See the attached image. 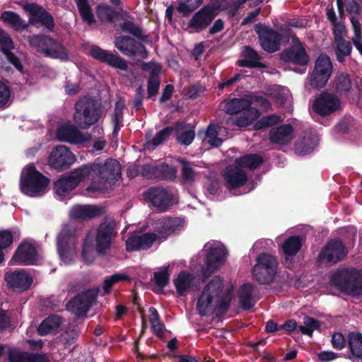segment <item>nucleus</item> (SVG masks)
<instances>
[{
	"mask_svg": "<svg viewBox=\"0 0 362 362\" xmlns=\"http://www.w3.org/2000/svg\"><path fill=\"white\" fill-rule=\"evenodd\" d=\"M254 287L251 284H244L239 290L240 303L244 309H250L255 303L252 294Z\"/></svg>",
	"mask_w": 362,
	"mask_h": 362,
	"instance_id": "58836bf2",
	"label": "nucleus"
},
{
	"mask_svg": "<svg viewBox=\"0 0 362 362\" xmlns=\"http://www.w3.org/2000/svg\"><path fill=\"white\" fill-rule=\"evenodd\" d=\"M93 180L87 187L88 191L105 192L112 187L121 175L119 162L108 159L103 164H92Z\"/></svg>",
	"mask_w": 362,
	"mask_h": 362,
	"instance_id": "20e7f679",
	"label": "nucleus"
},
{
	"mask_svg": "<svg viewBox=\"0 0 362 362\" xmlns=\"http://www.w3.org/2000/svg\"><path fill=\"white\" fill-rule=\"evenodd\" d=\"M11 90L8 86L0 81V107L8 106L11 103Z\"/></svg>",
	"mask_w": 362,
	"mask_h": 362,
	"instance_id": "052dcab7",
	"label": "nucleus"
},
{
	"mask_svg": "<svg viewBox=\"0 0 362 362\" xmlns=\"http://www.w3.org/2000/svg\"><path fill=\"white\" fill-rule=\"evenodd\" d=\"M103 209L95 205H77L70 211L71 218L86 220L96 218L103 214Z\"/></svg>",
	"mask_w": 362,
	"mask_h": 362,
	"instance_id": "7c9ffc66",
	"label": "nucleus"
},
{
	"mask_svg": "<svg viewBox=\"0 0 362 362\" xmlns=\"http://www.w3.org/2000/svg\"><path fill=\"white\" fill-rule=\"evenodd\" d=\"M100 115L97 103L93 99L86 97L76 103L73 119L76 125L85 129L96 123Z\"/></svg>",
	"mask_w": 362,
	"mask_h": 362,
	"instance_id": "1a4fd4ad",
	"label": "nucleus"
},
{
	"mask_svg": "<svg viewBox=\"0 0 362 362\" xmlns=\"http://www.w3.org/2000/svg\"><path fill=\"white\" fill-rule=\"evenodd\" d=\"M243 59L237 62V64L243 67H264L259 62L260 57L257 52L250 47H245L243 52Z\"/></svg>",
	"mask_w": 362,
	"mask_h": 362,
	"instance_id": "f704fd0d",
	"label": "nucleus"
},
{
	"mask_svg": "<svg viewBox=\"0 0 362 362\" xmlns=\"http://www.w3.org/2000/svg\"><path fill=\"white\" fill-rule=\"evenodd\" d=\"M335 87L338 92H346L351 88V81L345 74H339L335 81Z\"/></svg>",
	"mask_w": 362,
	"mask_h": 362,
	"instance_id": "bf43d9fd",
	"label": "nucleus"
},
{
	"mask_svg": "<svg viewBox=\"0 0 362 362\" xmlns=\"http://www.w3.org/2000/svg\"><path fill=\"white\" fill-rule=\"evenodd\" d=\"M351 21L354 32V35L352 37V41L356 48L362 55V35L361 24L359 21L354 17L351 18Z\"/></svg>",
	"mask_w": 362,
	"mask_h": 362,
	"instance_id": "864d4df0",
	"label": "nucleus"
},
{
	"mask_svg": "<svg viewBox=\"0 0 362 362\" xmlns=\"http://www.w3.org/2000/svg\"><path fill=\"white\" fill-rule=\"evenodd\" d=\"M262 163L257 155H247L235 160L233 165L226 168L224 178L229 189H235L245 185L247 175L243 168L254 170Z\"/></svg>",
	"mask_w": 362,
	"mask_h": 362,
	"instance_id": "423d86ee",
	"label": "nucleus"
},
{
	"mask_svg": "<svg viewBox=\"0 0 362 362\" xmlns=\"http://www.w3.org/2000/svg\"><path fill=\"white\" fill-rule=\"evenodd\" d=\"M255 31L258 34L259 41L263 49L274 52L279 49L280 36L273 30L263 25H256Z\"/></svg>",
	"mask_w": 362,
	"mask_h": 362,
	"instance_id": "5701e85b",
	"label": "nucleus"
},
{
	"mask_svg": "<svg viewBox=\"0 0 362 362\" xmlns=\"http://www.w3.org/2000/svg\"><path fill=\"white\" fill-rule=\"evenodd\" d=\"M76 4L83 19L88 23H92L94 21V16L87 0H76Z\"/></svg>",
	"mask_w": 362,
	"mask_h": 362,
	"instance_id": "6e6d98bb",
	"label": "nucleus"
},
{
	"mask_svg": "<svg viewBox=\"0 0 362 362\" xmlns=\"http://www.w3.org/2000/svg\"><path fill=\"white\" fill-rule=\"evenodd\" d=\"M279 119L280 118L276 115H271L263 117L255 124V128L256 129L265 128L267 127L276 124Z\"/></svg>",
	"mask_w": 362,
	"mask_h": 362,
	"instance_id": "0e129e2a",
	"label": "nucleus"
},
{
	"mask_svg": "<svg viewBox=\"0 0 362 362\" xmlns=\"http://www.w3.org/2000/svg\"><path fill=\"white\" fill-rule=\"evenodd\" d=\"M317 145V137L315 134H310L296 145V152L298 155H306L311 153Z\"/></svg>",
	"mask_w": 362,
	"mask_h": 362,
	"instance_id": "4c0bfd02",
	"label": "nucleus"
},
{
	"mask_svg": "<svg viewBox=\"0 0 362 362\" xmlns=\"http://www.w3.org/2000/svg\"><path fill=\"white\" fill-rule=\"evenodd\" d=\"M246 0H240L228 4V0H211V4L196 12L189 21V28L199 31L205 29L221 11L228 10V14L234 16L240 4Z\"/></svg>",
	"mask_w": 362,
	"mask_h": 362,
	"instance_id": "7ed1b4c3",
	"label": "nucleus"
},
{
	"mask_svg": "<svg viewBox=\"0 0 362 362\" xmlns=\"http://www.w3.org/2000/svg\"><path fill=\"white\" fill-rule=\"evenodd\" d=\"M159 242L156 233H147L145 234H133L126 240V249L127 251H136L146 250L151 247L153 243Z\"/></svg>",
	"mask_w": 362,
	"mask_h": 362,
	"instance_id": "393cba45",
	"label": "nucleus"
},
{
	"mask_svg": "<svg viewBox=\"0 0 362 362\" xmlns=\"http://www.w3.org/2000/svg\"><path fill=\"white\" fill-rule=\"evenodd\" d=\"M278 262L275 256L262 253L256 259V264L252 269L253 278L259 284L271 283L277 270Z\"/></svg>",
	"mask_w": 362,
	"mask_h": 362,
	"instance_id": "9b49d317",
	"label": "nucleus"
},
{
	"mask_svg": "<svg viewBox=\"0 0 362 362\" xmlns=\"http://www.w3.org/2000/svg\"><path fill=\"white\" fill-rule=\"evenodd\" d=\"M184 226L185 221L181 218L164 217L155 222L154 230L159 242H162L180 231Z\"/></svg>",
	"mask_w": 362,
	"mask_h": 362,
	"instance_id": "dca6fc26",
	"label": "nucleus"
},
{
	"mask_svg": "<svg viewBox=\"0 0 362 362\" xmlns=\"http://www.w3.org/2000/svg\"><path fill=\"white\" fill-rule=\"evenodd\" d=\"M233 288H225L222 279L214 276L202 288L197 298L196 308L199 315L208 316L226 309L232 298Z\"/></svg>",
	"mask_w": 362,
	"mask_h": 362,
	"instance_id": "f257e3e1",
	"label": "nucleus"
},
{
	"mask_svg": "<svg viewBox=\"0 0 362 362\" xmlns=\"http://www.w3.org/2000/svg\"><path fill=\"white\" fill-rule=\"evenodd\" d=\"M62 325V319L59 316H50L45 319L38 327L40 335L54 334Z\"/></svg>",
	"mask_w": 362,
	"mask_h": 362,
	"instance_id": "e433bc0d",
	"label": "nucleus"
},
{
	"mask_svg": "<svg viewBox=\"0 0 362 362\" xmlns=\"http://www.w3.org/2000/svg\"><path fill=\"white\" fill-rule=\"evenodd\" d=\"M90 55L102 62L108 64L110 66L121 70L127 69V62L112 52L105 51L97 46H93L90 49Z\"/></svg>",
	"mask_w": 362,
	"mask_h": 362,
	"instance_id": "cd10ccee",
	"label": "nucleus"
},
{
	"mask_svg": "<svg viewBox=\"0 0 362 362\" xmlns=\"http://www.w3.org/2000/svg\"><path fill=\"white\" fill-rule=\"evenodd\" d=\"M332 284L341 290L353 296L362 294V270L341 269L332 273Z\"/></svg>",
	"mask_w": 362,
	"mask_h": 362,
	"instance_id": "6e6552de",
	"label": "nucleus"
},
{
	"mask_svg": "<svg viewBox=\"0 0 362 362\" xmlns=\"http://www.w3.org/2000/svg\"><path fill=\"white\" fill-rule=\"evenodd\" d=\"M30 45L46 56L61 59L68 58L67 51L60 43L47 36L35 35L30 37Z\"/></svg>",
	"mask_w": 362,
	"mask_h": 362,
	"instance_id": "ddd939ff",
	"label": "nucleus"
},
{
	"mask_svg": "<svg viewBox=\"0 0 362 362\" xmlns=\"http://www.w3.org/2000/svg\"><path fill=\"white\" fill-rule=\"evenodd\" d=\"M270 139L273 143L284 145L293 138V129L289 124H284L270 131Z\"/></svg>",
	"mask_w": 362,
	"mask_h": 362,
	"instance_id": "72a5a7b5",
	"label": "nucleus"
},
{
	"mask_svg": "<svg viewBox=\"0 0 362 362\" xmlns=\"http://www.w3.org/2000/svg\"><path fill=\"white\" fill-rule=\"evenodd\" d=\"M56 137L59 141L71 144H83L90 139L88 134L81 132L70 122L63 123L58 127Z\"/></svg>",
	"mask_w": 362,
	"mask_h": 362,
	"instance_id": "f3484780",
	"label": "nucleus"
},
{
	"mask_svg": "<svg viewBox=\"0 0 362 362\" xmlns=\"http://www.w3.org/2000/svg\"><path fill=\"white\" fill-rule=\"evenodd\" d=\"M5 279L8 285L18 291L28 289L33 282L32 276L25 270H16L7 273Z\"/></svg>",
	"mask_w": 362,
	"mask_h": 362,
	"instance_id": "a878e982",
	"label": "nucleus"
},
{
	"mask_svg": "<svg viewBox=\"0 0 362 362\" xmlns=\"http://www.w3.org/2000/svg\"><path fill=\"white\" fill-rule=\"evenodd\" d=\"M301 247V240L298 236L288 238L282 245V250L286 260L296 255Z\"/></svg>",
	"mask_w": 362,
	"mask_h": 362,
	"instance_id": "79ce46f5",
	"label": "nucleus"
},
{
	"mask_svg": "<svg viewBox=\"0 0 362 362\" xmlns=\"http://www.w3.org/2000/svg\"><path fill=\"white\" fill-rule=\"evenodd\" d=\"M49 180L37 171L33 164L26 165L21 174V191L29 197L42 195L47 190Z\"/></svg>",
	"mask_w": 362,
	"mask_h": 362,
	"instance_id": "0eeeda50",
	"label": "nucleus"
},
{
	"mask_svg": "<svg viewBox=\"0 0 362 362\" xmlns=\"http://www.w3.org/2000/svg\"><path fill=\"white\" fill-rule=\"evenodd\" d=\"M337 42V57L339 61L342 62L344 57L349 55L351 52V47L349 42L344 39L336 41Z\"/></svg>",
	"mask_w": 362,
	"mask_h": 362,
	"instance_id": "4d7b16f0",
	"label": "nucleus"
},
{
	"mask_svg": "<svg viewBox=\"0 0 362 362\" xmlns=\"http://www.w3.org/2000/svg\"><path fill=\"white\" fill-rule=\"evenodd\" d=\"M201 253L204 264H201V262L199 261V267L195 266L194 269L203 278H206L218 270L224 264L228 255L225 246L216 240H210L205 243Z\"/></svg>",
	"mask_w": 362,
	"mask_h": 362,
	"instance_id": "39448f33",
	"label": "nucleus"
},
{
	"mask_svg": "<svg viewBox=\"0 0 362 362\" xmlns=\"http://www.w3.org/2000/svg\"><path fill=\"white\" fill-rule=\"evenodd\" d=\"M13 243V235L10 231L0 230V249L6 248Z\"/></svg>",
	"mask_w": 362,
	"mask_h": 362,
	"instance_id": "69168bd1",
	"label": "nucleus"
},
{
	"mask_svg": "<svg viewBox=\"0 0 362 362\" xmlns=\"http://www.w3.org/2000/svg\"><path fill=\"white\" fill-rule=\"evenodd\" d=\"M114 222L105 220L97 229L90 231L84 240L82 256L87 263H91L96 254L103 255L110 247L114 232Z\"/></svg>",
	"mask_w": 362,
	"mask_h": 362,
	"instance_id": "f03ea898",
	"label": "nucleus"
},
{
	"mask_svg": "<svg viewBox=\"0 0 362 362\" xmlns=\"http://www.w3.org/2000/svg\"><path fill=\"white\" fill-rule=\"evenodd\" d=\"M98 289H91L82 292L70 300L67 308L76 315L86 313L96 299Z\"/></svg>",
	"mask_w": 362,
	"mask_h": 362,
	"instance_id": "a211bd4d",
	"label": "nucleus"
},
{
	"mask_svg": "<svg viewBox=\"0 0 362 362\" xmlns=\"http://www.w3.org/2000/svg\"><path fill=\"white\" fill-rule=\"evenodd\" d=\"M177 264L175 262L168 264L160 267L157 272L154 273V280L156 284L160 287L165 286L169 282L170 272L174 269Z\"/></svg>",
	"mask_w": 362,
	"mask_h": 362,
	"instance_id": "a19ab883",
	"label": "nucleus"
},
{
	"mask_svg": "<svg viewBox=\"0 0 362 362\" xmlns=\"http://www.w3.org/2000/svg\"><path fill=\"white\" fill-rule=\"evenodd\" d=\"M173 283L178 294L184 296L198 287L199 279L194 275L182 271L174 279Z\"/></svg>",
	"mask_w": 362,
	"mask_h": 362,
	"instance_id": "c85d7f7f",
	"label": "nucleus"
},
{
	"mask_svg": "<svg viewBox=\"0 0 362 362\" xmlns=\"http://www.w3.org/2000/svg\"><path fill=\"white\" fill-rule=\"evenodd\" d=\"M28 13L29 23L36 26H44L48 30L54 27V21L51 15L35 4H26L23 7Z\"/></svg>",
	"mask_w": 362,
	"mask_h": 362,
	"instance_id": "412c9836",
	"label": "nucleus"
},
{
	"mask_svg": "<svg viewBox=\"0 0 362 362\" xmlns=\"http://www.w3.org/2000/svg\"><path fill=\"white\" fill-rule=\"evenodd\" d=\"M148 320L152 332L157 335H160L163 329V326L159 320L158 312L154 308L151 307L148 309Z\"/></svg>",
	"mask_w": 362,
	"mask_h": 362,
	"instance_id": "3c124183",
	"label": "nucleus"
},
{
	"mask_svg": "<svg viewBox=\"0 0 362 362\" xmlns=\"http://www.w3.org/2000/svg\"><path fill=\"white\" fill-rule=\"evenodd\" d=\"M14 47L13 42L10 36L0 28V49L6 55L7 59L16 67L19 71H22L23 66L19 59L11 52Z\"/></svg>",
	"mask_w": 362,
	"mask_h": 362,
	"instance_id": "2f4dec72",
	"label": "nucleus"
},
{
	"mask_svg": "<svg viewBox=\"0 0 362 362\" xmlns=\"http://www.w3.org/2000/svg\"><path fill=\"white\" fill-rule=\"evenodd\" d=\"M1 19L17 30H24L27 24L17 13L12 11H4L1 15Z\"/></svg>",
	"mask_w": 362,
	"mask_h": 362,
	"instance_id": "c03bdc74",
	"label": "nucleus"
},
{
	"mask_svg": "<svg viewBox=\"0 0 362 362\" xmlns=\"http://www.w3.org/2000/svg\"><path fill=\"white\" fill-rule=\"evenodd\" d=\"M74 188L68 175L57 180L54 186L55 193L62 198L66 197Z\"/></svg>",
	"mask_w": 362,
	"mask_h": 362,
	"instance_id": "a18cd8bd",
	"label": "nucleus"
},
{
	"mask_svg": "<svg viewBox=\"0 0 362 362\" xmlns=\"http://www.w3.org/2000/svg\"><path fill=\"white\" fill-rule=\"evenodd\" d=\"M145 196L159 211H166L172 204L171 195L164 189H150L146 192Z\"/></svg>",
	"mask_w": 362,
	"mask_h": 362,
	"instance_id": "bb28decb",
	"label": "nucleus"
},
{
	"mask_svg": "<svg viewBox=\"0 0 362 362\" xmlns=\"http://www.w3.org/2000/svg\"><path fill=\"white\" fill-rule=\"evenodd\" d=\"M115 47L124 55L139 56L146 58L147 56L144 46L134 39L129 37H117L115 40Z\"/></svg>",
	"mask_w": 362,
	"mask_h": 362,
	"instance_id": "b1692460",
	"label": "nucleus"
},
{
	"mask_svg": "<svg viewBox=\"0 0 362 362\" xmlns=\"http://www.w3.org/2000/svg\"><path fill=\"white\" fill-rule=\"evenodd\" d=\"M293 45L288 51L281 54V58L286 62H291L295 64L305 65L308 62V57L305 49L301 43L296 38H293Z\"/></svg>",
	"mask_w": 362,
	"mask_h": 362,
	"instance_id": "c756f323",
	"label": "nucleus"
},
{
	"mask_svg": "<svg viewBox=\"0 0 362 362\" xmlns=\"http://www.w3.org/2000/svg\"><path fill=\"white\" fill-rule=\"evenodd\" d=\"M341 101L334 95L324 93L313 104V110L320 115H328L341 108Z\"/></svg>",
	"mask_w": 362,
	"mask_h": 362,
	"instance_id": "4be33fe9",
	"label": "nucleus"
},
{
	"mask_svg": "<svg viewBox=\"0 0 362 362\" xmlns=\"http://www.w3.org/2000/svg\"><path fill=\"white\" fill-rule=\"evenodd\" d=\"M251 102L245 98H234L226 101L223 103V109L228 114H235L243 111V115L234 121V124L238 127H247L255 120L259 112L257 109L250 107Z\"/></svg>",
	"mask_w": 362,
	"mask_h": 362,
	"instance_id": "9d476101",
	"label": "nucleus"
},
{
	"mask_svg": "<svg viewBox=\"0 0 362 362\" xmlns=\"http://www.w3.org/2000/svg\"><path fill=\"white\" fill-rule=\"evenodd\" d=\"M321 323L310 317H305L303 319V325L298 327V330L303 334L312 336L315 330H319Z\"/></svg>",
	"mask_w": 362,
	"mask_h": 362,
	"instance_id": "09e8293b",
	"label": "nucleus"
},
{
	"mask_svg": "<svg viewBox=\"0 0 362 362\" xmlns=\"http://www.w3.org/2000/svg\"><path fill=\"white\" fill-rule=\"evenodd\" d=\"M332 72L331 61L325 54H321L317 59L315 68L310 74L308 84L313 88H320L325 86Z\"/></svg>",
	"mask_w": 362,
	"mask_h": 362,
	"instance_id": "4468645a",
	"label": "nucleus"
},
{
	"mask_svg": "<svg viewBox=\"0 0 362 362\" xmlns=\"http://www.w3.org/2000/svg\"><path fill=\"white\" fill-rule=\"evenodd\" d=\"M10 362H45L44 357L39 354H30L18 350H11L9 353Z\"/></svg>",
	"mask_w": 362,
	"mask_h": 362,
	"instance_id": "ea45409f",
	"label": "nucleus"
},
{
	"mask_svg": "<svg viewBox=\"0 0 362 362\" xmlns=\"http://www.w3.org/2000/svg\"><path fill=\"white\" fill-rule=\"evenodd\" d=\"M57 253L60 261L65 265L72 264L76 257V242L74 230L64 226L57 238Z\"/></svg>",
	"mask_w": 362,
	"mask_h": 362,
	"instance_id": "f8f14e48",
	"label": "nucleus"
},
{
	"mask_svg": "<svg viewBox=\"0 0 362 362\" xmlns=\"http://www.w3.org/2000/svg\"><path fill=\"white\" fill-rule=\"evenodd\" d=\"M182 164V176L186 182H192L197 177V173L192 169L191 165L187 162L181 161Z\"/></svg>",
	"mask_w": 362,
	"mask_h": 362,
	"instance_id": "680f3d73",
	"label": "nucleus"
},
{
	"mask_svg": "<svg viewBox=\"0 0 362 362\" xmlns=\"http://www.w3.org/2000/svg\"><path fill=\"white\" fill-rule=\"evenodd\" d=\"M98 13L102 20H111L112 10L106 5H100L98 7Z\"/></svg>",
	"mask_w": 362,
	"mask_h": 362,
	"instance_id": "774afa93",
	"label": "nucleus"
},
{
	"mask_svg": "<svg viewBox=\"0 0 362 362\" xmlns=\"http://www.w3.org/2000/svg\"><path fill=\"white\" fill-rule=\"evenodd\" d=\"M78 336V332L73 329L70 331H66L59 338V341L66 347H69L74 344Z\"/></svg>",
	"mask_w": 362,
	"mask_h": 362,
	"instance_id": "e2e57ef3",
	"label": "nucleus"
},
{
	"mask_svg": "<svg viewBox=\"0 0 362 362\" xmlns=\"http://www.w3.org/2000/svg\"><path fill=\"white\" fill-rule=\"evenodd\" d=\"M40 256L35 246L29 241L23 242L11 259V264H35Z\"/></svg>",
	"mask_w": 362,
	"mask_h": 362,
	"instance_id": "aec40b11",
	"label": "nucleus"
},
{
	"mask_svg": "<svg viewBox=\"0 0 362 362\" xmlns=\"http://www.w3.org/2000/svg\"><path fill=\"white\" fill-rule=\"evenodd\" d=\"M68 176L73 182L75 187L86 179L93 180V173L92 164L83 165L71 171Z\"/></svg>",
	"mask_w": 362,
	"mask_h": 362,
	"instance_id": "c9c22d12",
	"label": "nucleus"
},
{
	"mask_svg": "<svg viewBox=\"0 0 362 362\" xmlns=\"http://www.w3.org/2000/svg\"><path fill=\"white\" fill-rule=\"evenodd\" d=\"M141 67L144 71L150 72V78L148 82V97H153L158 90V74L160 72L161 68L159 64L155 62L144 63Z\"/></svg>",
	"mask_w": 362,
	"mask_h": 362,
	"instance_id": "473e14b6",
	"label": "nucleus"
},
{
	"mask_svg": "<svg viewBox=\"0 0 362 362\" xmlns=\"http://www.w3.org/2000/svg\"><path fill=\"white\" fill-rule=\"evenodd\" d=\"M204 0H180L177 7V11L184 14L187 15L197 7H199Z\"/></svg>",
	"mask_w": 362,
	"mask_h": 362,
	"instance_id": "5fc2aeb1",
	"label": "nucleus"
},
{
	"mask_svg": "<svg viewBox=\"0 0 362 362\" xmlns=\"http://www.w3.org/2000/svg\"><path fill=\"white\" fill-rule=\"evenodd\" d=\"M177 141L182 144L189 145L194 138V132L189 126H177Z\"/></svg>",
	"mask_w": 362,
	"mask_h": 362,
	"instance_id": "49530a36",
	"label": "nucleus"
},
{
	"mask_svg": "<svg viewBox=\"0 0 362 362\" xmlns=\"http://www.w3.org/2000/svg\"><path fill=\"white\" fill-rule=\"evenodd\" d=\"M348 343L352 355L362 358V334L358 332H350L348 336Z\"/></svg>",
	"mask_w": 362,
	"mask_h": 362,
	"instance_id": "37998d69",
	"label": "nucleus"
},
{
	"mask_svg": "<svg viewBox=\"0 0 362 362\" xmlns=\"http://www.w3.org/2000/svg\"><path fill=\"white\" fill-rule=\"evenodd\" d=\"M129 279V276L124 273H116L108 276L105 279L103 286L104 293H108L110 291L112 286L123 281H128Z\"/></svg>",
	"mask_w": 362,
	"mask_h": 362,
	"instance_id": "8fccbe9b",
	"label": "nucleus"
},
{
	"mask_svg": "<svg viewBox=\"0 0 362 362\" xmlns=\"http://www.w3.org/2000/svg\"><path fill=\"white\" fill-rule=\"evenodd\" d=\"M173 129L170 127H167L161 131H160L156 136L153 139L152 141L146 142L144 145V151H151L153 150L156 146L160 144L163 141H165L172 133Z\"/></svg>",
	"mask_w": 362,
	"mask_h": 362,
	"instance_id": "de8ad7c7",
	"label": "nucleus"
},
{
	"mask_svg": "<svg viewBox=\"0 0 362 362\" xmlns=\"http://www.w3.org/2000/svg\"><path fill=\"white\" fill-rule=\"evenodd\" d=\"M124 106V103L121 100H118L115 103V112L112 115V122L115 124V132H117L121 127Z\"/></svg>",
	"mask_w": 362,
	"mask_h": 362,
	"instance_id": "13d9d810",
	"label": "nucleus"
},
{
	"mask_svg": "<svg viewBox=\"0 0 362 362\" xmlns=\"http://www.w3.org/2000/svg\"><path fill=\"white\" fill-rule=\"evenodd\" d=\"M76 161V156L64 145H58L53 148L47 157L49 166L57 170H64Z\"/></svg>",
	"mask_w": 362,
	"mask_h": 362,
	"instance_id": "2eb2a0df",
	"label": "nucleus"
},
{
	"mask_svg": "<svg viewBox=\"0 0 362 362\" xmlns=\"http://www.w3.org/2000/svg\"><path fill=\"white\" fill-rule=\"evenodd\" d=\"M270 95L276 98L277 100H279L280 103H282L289 95V91L288 89L283 88V87H276L275 88L274 93H271Z\"/></svg>",
	"mask_w": 362,
	"mask_h": 362,
	"instance_id": "338daca9",
	"label": "nucleus"
},
{
	"mask_svg": "<svg viewBox=\"0 0 362 362\" xmlns=\"http://www.w3.org/2000/svg\"><path fill=\"white\" fill-rule=\"evenodd\" d=\"M219 127L215 124L209 125L206 132V141L214 147L221 145L222 139L218 137Z\"/></svg>",
	"mask_w": 362,
	"mask_h": 362,
	"instance_id": "603ef678",
	"label": "nucleus"
},
{
	"mask_svg": "<svg viewBox=\"0 0 362 362\" xmlns=\"http://www.w3.org/2000/svg\"><path fill=\"white\" fill-rule=\"evenodd\" d=\"M347 251L339 240L330 241L320 253L317 260L322 264L336 263L342 259Z\"/></svg>",
	"mask_w": 362,
	"mask_h": 362,
	"instance_id": "6ab92c4d",
	"label": "nucleus"
}]
</instances>
